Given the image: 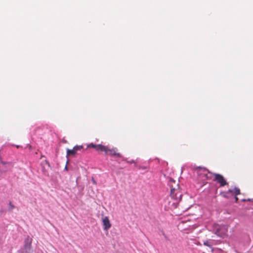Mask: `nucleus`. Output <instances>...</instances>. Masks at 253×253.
<instances>
[{"label":"nucleus","mask_w":253,"mask_h":253,"mask_svg":"<svg viewBox=\"0 0 253 253\" xmlns=\"http://www.w3.org/2000/svg\"><path fill=\"white\" fill-rule=\"evenodd\" d=\"M204 245L208 247H211V245L209 244L208 241L205 242Z\"/></svg>","instance_id":"obj_15"},{"label":"nucleus","mask_w":253,"mask_h":253,"mask_svg":"<svg viewBox=\"0 0 253 253\" xmlns=\"http://www.w3.org/2000/svg\"><path fill=\"white\" fill-rule=\"evenodd\" d=\"M74 148L77 152L78 151L81 150L82 149H83V146L82 145H76L74 147Z\"/></svg>","instance_id":"obj_13"},{"label":"nucleus","mask_w":253,"mask_h":253,"mask_svg":"<svg viewBox=\"0 0 253 253\" xmlns=\"http://www.w3.org/2000/svg\"><path fill=\"white\" fill-rule=\"evenodd\" d=\"M88 148H94L98 152H102L103 150H104L105 146L101 144H94L93 143H90L87 145Z\"/></svg>","instance_id":"obj_7"},{"label":"nucleus","mask_w":253,"mask_h":253,"mask_svg":"<svg viewBox=\"0 0 253 253\" xmlns=\"http://www.w3.org/2000/svg\"><path fill=\"white\" fill-rule=\"evenodd\" d=\"M77 153V151L73 148V149H68L67 150V156H75Z\"/></svg>","instance_id":"obj_11"},{"label":"nucleus","mask_w":253,"mask_h":253,"mask_svg":"<svg viewBox=\"0 0 253 253\" xmlns=\"http://www.w3.org/2000/svg\"><path fill=\"white\" fill-rule=\"evenodd\" d=\"M104 150L102 152H104L106 154L109 155L111 156H115L118 158H122V155L118 152V150L116 148H110L108 146H105Z\"/></svg>","instance_id":"obj_5"},{"label":"nucleus","mask_w":253,"mask_h":253,"mask_svg":"<svg viewBox=\"0 0 253 253\" xmlns=\"http://www.w3.org/2000/svg\"><path fill=\"white\" fill-rule=\"evenodd\" d=\"M32 239L28 236L25 240L23 253H33L32 247Z\"/></svg>","instance_id":"obj_4"},{"label":"nucleus","mask_w":253,"mask_h":253,"mask_svg":"<svg viewBox=\"0 0 253 253\" xmlns=\"http://www.w3.org/2000/svg\"><path fill=\"white\" fill-rule=\"evenodd\" d=\"M9 206L11 210L15 208L14 206L11 203V202L9 203Z\"/></svg>","instance_id":"obj_14"},{"label":"nucleus","mask_w":253,"mask_h":253,"mask_svg":"<svg viewBox=\"0 0 253 253\" xmlns=\"http://www.w3.org/2000/svg\"><path fill=\"white\" fill-rule=\"evenodd\" d=\"M235 202H237L238 201V198L237 197V196H235Z\"/></svg>","instance_id":"obj_17"},{"label":"nucleus","mask_w":253,"mask_h":253,"mask_svg":"<svg viewBox=\"0 0 253 253\" xmlns=\"http://www.w3.org/2000/svg\"><path fill=\"white\" fill-rule=\"evenodd\" d=\"M214 233L218 236L223 237L227 234L228 227L225 225L216 224L214 226Z\"/></svg>","instance_id":"obj_2"},{"label":"nucleus","mask_w":253,"mask_h":253,"mask_svg":"<svg viewBox=\"0 0 253 253\" xmlns=\"http://www.w3.org/2000/svg\"><path fill=\"white\" fill-rule=\"evenodd\" d=\"M102 222L104 226V230H107L111 227V224L107 216H105L103 218Z\"/></svg>","instance_id":"obj_8"},{"label":"nucleus","mask_w":253,"mask_h":253,"mask_svg":"<svg viewBox=\"0 0 253 253\" xmlns=\"http://www.w3.org/2000/svg\"><path fill=\"white\" fill-rule=\"evenodd\" d=\"M210 173L211 172H210L208 170L207 172H205V173H204L203 177L205 178L204 180L212 179V177L213 176V175H211Z\"/></svg>","instance_id":"obj_10"},{"label":"nucleus","mask_w":253,"mask_h":253,"mask_svg":"<svg viewBox=\"0 0 253 253\" xmlns=\"http://www.w3.org/2000/svg\"><path fill=\"white\" fill-rule=\"evenodd\" d=\"M169 185L170 187V196L171 198L177 201H180L182 199V192L180 189L179 184L174 180L170 179Z\"/></svg>","instance_id":"obj_1"},{"label":"nucleus","mask_w":253,"mask_h":253,"mask_svg":"<svg viewBox=\"0 0 253 253\" xmlns=\"http://www.w3.org/2000/svg\"><path fill=\"white\" fill-rule=\"evenodd\" d=\"M248 201H251V200L250 199H248Z\"/></svg>","instance_id":"obj_19"},{"label":"nucleus","mask_w":253,"mask_h":253,"mask_svg":"<svg viewBox=\"0 0 253 253\" xmlns=\"http://www.w3.org/2000/svg\"><path fill=\"white\" fill-rule=\"evenodd\" d=\"M196 172L197 174L202 177H203V174L205 172H207L208 171V169L206 168H202L201 167L197 168L196 169Z\"/></svg>","instance_id":"obj_9"},{"label":"nucleus","mask_w":253,"mask_h":253,"mask_svg":"<svg viewBox=\"0 0 253 253\" xmlns=\"http://www.w3.org/2000/svg\"><path fill=\"white\" fill-rule=\"evenodd\" d=\"M210 173L213 176V181H216L220 187H223L228 185V182L222 175L215 173Z\"/></svg>","instance_id":"obj_3"},{"label":"nucleus","mask_w":253,"mask_h":253,"mask_svg":"<svg viewBox=\"0 0 253 253\" xmlns=\"http://www.w3.org/2000/svg\"><path fill=\"white\" fill-rule=\"evenodd\" d=\"M12 168V163L1 161L0 163V172L1 174L5 173L10 170Z\"/></svg>","instance_id":"obj_6"},{"label":"nucleus","mask_w":253,"mask_h":253,"mask_svg":"<svg viewBox=\"0 0 253 253\" xmlns=\"http://www.w3.org/2000/svg\"><path fill=\"white\" fill-rule=\"evenodd\" d=\"M234 190L229 189L228 190V193H233Z\"/></svg>","instance_id":"obj_16"},{"label":"nucleus","mask_w":253,"mask_h":253,"mask_svg":"<svg viewBox=\"0 0 253 253\" xmlns=\"http://www.w3.org/2000/svg\"><path fill=\"white\" fill-rule=\"evenodd\" d=\"M233 193L235 195V196H237L240 194V190L238 187H235L234 189Z\"/></svg>","instance_id":"obj_12"},{"label":"nucleus","mask_w":253,"mask_h":253,"mask_svg":"<svg viewBox=\"0 0 253 253\" xmlns=\"http://www.w3.org/2000/svg\"><path fill=\"white\" fill-rule=\"evenodd\" d=\"M92 182H93V183L94 184H96V181H95V180H94L93 178H92Z\"/></svg>","instance_id":"obj_18"}]
</instances>
